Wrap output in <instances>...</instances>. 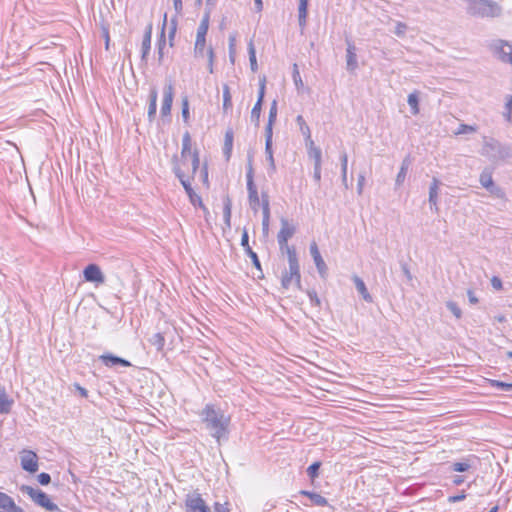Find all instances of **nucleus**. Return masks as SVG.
Returning a JSON list of instances; mask_svg holds the SVG:
<instances>
[{"label":"nucleus","mask_w":512,"mask_h":512,"mask_svg":"<svg viewBox=\"0 0 512 512\" xmlns=\"http://www.w3.org/2000/svg\"><path fill=\"white\" fill-rule=\"evenodd\" d=\"M200 415L205 428L218 443L228 438L230 417L225 415L220 408L207 404Z\"/></svg>","instance_id":"nucleus-1"},{"label":"nucleus","mask_w":512,"mask_h":512,"mask_svg":"<svg viewBox=\"0 0 512 512\" xmlns=\"http://www.w3.org/2000/svg\"><path fill=\"white\" fill-rule=\"evenodd\" d=\"M191 158L192 174H195L200 165L199 153L197 150L191 151V137L186 132L182 138L181 165L186 166L188 158Z\"/></svg>","instance_id":"nucleus-2"},{"label":"nucleus","mask_w":512,"mask_h":512,"mask_svg":"<svg viewBox=\"0 0 512 512\" xmlns=\"http://www.w3.org/2000/svg\"><path fill=\"white\" fill-rule=\"evenodd\" d=\"M246 182L249 206L252 209V211L256 214L258 213L260 204L262 205V199L260 200L257 187L254 183V170L251 160L249 161L247 167Z\"/></svg>","instance_id":"nucleus-3"},{"label":"nucleus","mask_w":512,"mask_h":512,"mask_svg":"<svg viewBox=\"0 0 512 512\" xmlns=\"http://www.w3.org/2000/svg\"><path fill=\"white\" fill-rule=\"evenodd\" d=\"M21 491L27 494L37 505L43 507L47 511L58 510V506L54 504L48 495L38 488L23 485Z\"/></svg>","instance_id":"nucleus-4"},{"label":"nucleus","mask_w":512,"mask_h":512,"mask_svg":"<svg viewBox=\"0 0 512 512\" xmlns=\"http://www.w3.org/2000/svg\"><path fill=\"white\" fill-rule=\"evenodd\" d=\"M185 512H211L202 496L197 493L187 494L184 501Z\"/></svg>","instance_id":"nucleus-5"},{"label":"nucleus","mask_w":512,"mask_h":512,"mask_svg":"<svg viewBox=\"0 0 512 512\" xmlns=\"http://www.w3.org/2000/svg\"><path fill=\"white\" fill-rule=\"evenodd\" d=\"M295 231V227L291 225L287 219H281V228L277 235V241L282 253H284V248L289 246L288 240L294 235Z\"/></svg>","instance_id":"nucleus-6"},{"label":"nucleus","mask_w":512,"mask_h":512,"mask_svg":"<svg viewBox=\"0 0 512 512\" xmlns=\"http://www.w3.org/2000/svg\"><path fill=\"white\" fill-rule=\"evenodd\" d=\"M21 467L29 473H35L38 470V457L31 450H23L20 454Z\"/></svg>","instance_id":"nucleus-7"},{"label":"nucleus","mask_w":512,"mask_h":512,"mask_svg":"<svg viewBox=\"0 0 512 512\" xmlns=\"http://www.w3.org/2000/svg\"><path fill=\"white\" fill-rule=\"evenodd\" d=\"M83 276L87 282L96 284H103L105 282V277L97 264L87 265L83 270Z\"/></svg>","instance_id":"nucleus-8"},{"label":"nucleus","mask_w":512,"mask_h":512,"mask_svg":"<svg viewBox=\"0 0 512 512\" xmlns=\"http://www.w3.org/2000/svg\"><path fill=\"white\" fill-rule=\"evenodd\" d=\"M346 69L355 72L358 69L357 48L352 40L346 38Z\"/></svg>","instance_id":"nucleus-9"},{"label":"nucleus","mask_w":512,"mask_h":512,"mask_svg":"<svg viewBox=\"0 0 512 512\" xmlns=\"http://www.w3.org/2000/svg\"><path fill=\"white\" fill-rule=\"evenodd\" d=\"M493 49L503 62L512 64V45L503 40H497L493 43Z\"/></svg>","instance_id":"nucleus-10"},{"label":"nucleus","mask_w":512,"mask_h":512,"mask_svg":"<svg viewBox=\"0 0 512 512\" xmlns=\"http://www.w3.org/2000/svg\"><path fill=\"white\" fill-rule=\"evenodd\" d=\"M284 253L287 254L291 273L296 275V285L299 286L301 276L296 250L292 246H287V248H284Z\"/></svg>","instance_id":"nucleus-11"},{"label":"nucleus","mask_w":512,"mask_h":512,"mask_svg":"<svg viewBox=\"0 0 512 512\" xmlns=\"http://www.w3.org/2000/svg\"><path fill=\"white\" fill-rule=\"evenodd\" d=\"M173 97H174V89L173 85L171 83L165 85L163 90V101L162 106L160 110V114L162 117H166L170 115L171 113V107L173 103Z\"/></svg>","instance_id":"nucleus-12"},{"label":"nucleus","mask_w":512,"mask_h":512,"mask_svg":"<svg viewBox=\"0 0 512 512\" xmlns=\"http://www.w3.org/2000/svg\"><path fill=\"white\" fill-rule=\"evenodd\" d=\"M173 171L176 175V177L179 179L180 183L182 184L184 190L186 193L192 192L193 188L191 186V182L189 177H187L184 173V171L181 168V165L178 161L177 156H174L173 158Z\"/></svg>","instance_id":"nucleus-13"},{"label":"nucleus","mask_w":512,"mask_h":512,"mask_svg":"<svg viewBox=\"0 0 512 512\" xmlns=\"http://www.w3.org/2000/svg\"><path fill=\"white\" fill-rule=\"evenodd\" d=\"M310 254L314 260V263L316 265V268L319 272V274L324 277L326 275V272H327V266H326V263L324 262L320 252H319V249H318V246L315 242H312L311 245H310Z\"/></svg>","instance_id":"nucleus-14"},{"label":"nucleus","mask_w":512,"mask_h":512,"mask_svg":"<svg viewBox=\"0 0 512 512\" xmlns=\"http://www.w3.org/2000/svg\"><path fill=\"white\" fill-rule=\"evenodd\" d=\"M102 363L107 367H114L116 365H120L123 367H130L131 363L121 357L115 356L113 354H103L99 357Z\"/></svg>","instance_id":"nucleus-15"},{"label":"nucleus","mask_w":512,"mask_h":512,"mask_svg":"<svg viewBox=\"0 0 512 512\" xmlns=\"http://www.w3.org/2000/svg\"><path fill=\"white\" fill-rule=\"evenodd\" d=\"M262 214V230L264 234H268L270 222V206L268 194L265 192L262 193Z\"/></svg>","instance_id":"nucleus-16"},{"label":"nucleus","mask_w":512,"mask_h":512,"mask_svg":"<svg viewBox=\"0 0 512 512\" xmlns=\"http://www.w3.org/2000/svg\"><path fill=\"white\" fill-rule=\"evenodd\" d=\"M500 144L494 139H488L484 137V144L481 150V154L488 157H495L496 152L499 151Z\"/></svg>","instance_id":"nucleus-17"},{"label":"nucleus","mask_w":512,"mask_h":512,"mask_svg":"<svg viewBox=\"0 0 512 512\" xmlns=\"http://www.w3.org/2000/svg\"><path fill=\"white\" fill-rule=\"evenodd\" d=\"M157 98H158V92L156 88H152L150 90L149 94V106H148V120L152 122L156 117V111H157Z\"/></svg>","instance_id":"nucleus-18"},{"label":"nucleus","mask_w":512,"mask_h":512,"mask_svg":"<svg viewBox=\"0 0 512 512\" xmlns=\"http://www.w3.org/2000/svg\"><path fill=\"white\" fill-rule=\"evenodd\" d=\"M353 282L355 284V287H356L358 293L362 296V298L366 302L372 303L373 298H372L371 294L368 292L364 281L360 277L355 275V276H353Z\"/></svg>","instance_id":"nucleus-19"},{"label":"nucleus","mask_w":512,"mask_h":512,"mask_svg":"<svg viewBox=\"0 0 512 512\" xmlns=\"http://www.w3.org/2000/svg\"><path fill=\"white\" fill-rule=\"evenodd\" d=\"M152 25H148L142 40V60H146L151 49Z\"/></svg>","instance_id":"nucleus-20"},{"label":"nucleus","mask_w":512,"mask_h":512,"mask_svg":"<svg viewBox=\"0 0 512 512\" xmlns=\"http://www.w3.org/2000/svg\"><path fill=\"white\" fill-rule=\"evenodd\" d=\"M13 405V400L9 398L5 389L0 386V414L9 413Z\"/></svg>","instance_id":"nucleus-21"},{"label":"nucleus","mask_w":512,"mask_h":512,"mask_svg":"<svg viewBox=\"0 0 512 512\" xmlns=\"http://www.w3.org/2000/svg\"><path fill=\"white\" fill-rule=\"evenodd\" d=\"M308 2H309V0H299L298 21H299V26L301 27V29H304L306 26Z\"/></svg>","instance_id":"nucleus-22"},{"label":"nucleus","mask_w":512,"mask_h":512,"mask_svg":"<svg viewBox=\"0 0 512 512\" xmlns=\"http://www.w3.org/2000/svg\"><path fill=\"white\" fill-rule=\"evenodd\" d=\"M206 38L196 37L194 45V56L196 58H203L207 56Z\"/></svg>","instance_id":"nucleus-23"},{"label":"nucleus","mask_w":512,"mask_h":512,"mask_svg":"<svg viewBox=\"0 0 512 512\" xmlns=\"http://www.w3.org/2000/svg\"><path fill=\"white\" fill-rule=\"evenodd\" d=\"M210 10L203 15L201 22L197 28L196 37L206 38L209 29Z\"/></svg>","instance_id":"nucleus-24"},{"label":"nucleus","mask_w":512,"mask_h":512,"mask_svg":"<svg viewBox=\"0 0 512 512\" xmlns=\"http://www.w3.org/2000/svg\"><path fill=\"white\" fill-rule=\"evenodd\" d=\"M233 131L232 129H228L225 133L224 138V147H223V153L226 157V160H229L232 153L233 148Z\"/></svg>","instance_id":"nucleus-25"},{"label":"nucleus","mask_w":512,"mask_h":512,"mask_svg":"<svg viewBox=\"0 0 512 512\" xmlns=\"http://www.w3.org/2000/svg\"><path fill=\"white\" fill-rule=\"evenodd\" d=\"M301 494L307 496L317 506L324 507L328 504L327 499L318 493L303 490Z\"/></svg>","instance_id":"nucleus-26"},{"label":"nucleus","mask_w":512,"mask_h":512,"mask_svg":"<svg viewBox=\"0 0 512 512\" xmlns=\"http://www.w3.org/2000/svg\"><path fill=\"white\" fill-rule=\"evenodd\" d=\"M408 105L410 107V111L412 115L419 114V92L413 91L408 95L407 98Z\"/></svg>","instance_id":"nucleus-27"},{"label":"nucleus","mask_w":512,"mask_h":512,"mask_svg":"<svg viewBox=\"0 0 512 512\" xmlns=\"http://www.w3.org/2000/svg\"><path fill=\"white\" fill-rule=\"evenodd\" d=\"M232 108V96L227 84L223 85V111L227 113Z\"/></svg>","instance_id":"nucleus-28"},{"label":"nucleus","mask_w":512,"mask_h":512,"mask_svg":"<svg viewBox=\"0 0 512 512\" xmlns=\"http://www.w3.org/2000/svg\"><path fill=\"white\" fill-rule=\"evenodd\" d=\"M231 210H232V202L229 197L224 199V207H223V217L224 222L228 228L231 226Z\"/></svg>","instance_id":"nucleus-29"},{"label":"nucleus","mask_w":512,"mask_h":512,"mask_svg":"<svg viewBox=\"0 0 512 512\" xmlns=\"http://www.w3.org/2000/svg\"><path fill=\"white\" fill-rule=\"evenodd\" d=\"M479 181L485 189L492 187L494 184L492 172L489 169H484L480 174Z\"/></svg>","instance_id":"nucleus-30"},{"label":"nucleus","mask_w":512,"mask_h":512,"mask_svg":"<svg viewBox=\"0 0 512 512\" xmlns=\"http://www.w3.org/2000/svg\"><path fill=\"white\" fill-rule=\"evenodd\" d=\"M409 165H410V161L408 159L403 160L402 165L400 167V171L398 172V174L396 176L395 183L397 186H400L404 182L406 175H407Z\"/></svg>","instance_id":"nucleus-31"},{"label":"nucleus","mask_w":512,"mask_h":512,"mask_svg":"<svg viewBox=\"0 0 512 512\" xmlns=\"http://www.w3.org/2000/svg\"><path fill=\"white\" fill-rule=\"evenodd\" d=\"M341 161V176H342V183L345 186V188H348V182H347V165H348V156L345 152H343L340 156Z\"/></svg>","instance_id":"nucleus-32"},{"label":"nucleus","mask_w":512,"mask_h":512,"mask_svg":"<svg viewBox=\"0 0 512 512\" xmlns=\"http://www.w3.org/2000/svg\"><path fill=\"white\" fill-rule=\"evenodd\" d=\"M148 341L151 345L155 346L158 351H161L165 345V338L161 333L153 334Z\"/></svg>","instance_id":"nucleus-33"},{"label":"nucleus","mask_w":512,"mask_h":512,"mask_svg":"<svg viewBox=\"0 0 512 512\" xmlns=\"http://www.w3.org/2000/svg\"><path fill=\"white\" fill-rule=\"evenodd\" d=\"M472 467L471 459H465L462 462H455L451 465V469L455 472H465Z\"/></svg>","instance_id":"nucleus-34"},{"label":"nucleus","mask_w":512,"mask_h":512,"mask_svg":"<svg viewBox=\"0 0 512 512\" xmlns=\"http://www.w3.org/2000/svg\"><path fill=\"white\" fill-rule=\"evenodd\" d=\"M296 123L299 126L300 132L302 133L304 138L308 139L309 135H311V131H310L309 126L306 124L302 115H298L296 117Z\"/></svg>","instance_id":"nucleus-35"},{"label":"nucleus","mask_w":512,"mask_h":512,"mask_svg":"<svg viewBox=\"0 0 512 512\" xmlns=\"http://www.w3.org/2000/svg\"><path fill=\"white\" fill-rule=\"evenodd\" d=\"M282 286L285 288V289H288L293 282L296 283V275L295 274H292L290 269L288 271H286L283 276H282Z\"/></svg>","instance_id":"nucleus-36"},{"label":"nucleus","mask_w":512,"mask_h":512,"mask_svg":"<svg viewBox=\"0 0 512 512\" xmlns=\"http://www.w3.org/2000/svg\"><path fill=\"white\" fill-rule=\"evenodd\" d=\"M14 500L7 494L0 491V508L8 511L12 507Z\"/></svg>","instance_id":"nucleus-37"},{"label":"nucleus","mask_w":512,"mask_h":512,"mask_svg":"<svg viewBox=\"0 0 512 512\" xmlns=\"http://www.w3.org/2000/svg\"><path fill=\"white\" fill-rule=\"evenodd\" d=\"M308 156L314 160V165H321L322 163V152L318 147L309 149Z\"/></svg>","instance_id":"nucleus-38"},{"label":"nucleus","mask_w":512,"mask_h":512,"mask_svg":"<svg viewBox=\"0 0 512 512\" xmlns=\"http://www.w3.org/2000/svg\"><path fill=\"white\" fill-rule=\"evenodd\" d=\"M505 111L503 112L504 117L512 124V95L505 97Z\"/></svg>","instance_id":"nucleus-39"},{"label":"nucleus","mask_w":512,"mask_h":512,"mask_svg":"<svg viewBox=\"0 0 512 512\" xmlns=\"http://www.w3.org/2000/svg\"><path fill=\"white\" fill-rule=\"evenodd\" d=\"M438 193L439 189H432L429 188V203L431 205V209L434 208V210L438 211Z\"/></svg>","instance_id":"nucleus-40"},{"label":"nucleus","mask_w":512,"mask_h":512,"mask_svg":"<svg viewBox=\"0 0 512 512\" xmlns=\"http://www.w3.org/2000/svg\"><path fill=\"white\" fill-rule=\"evenodd\" d=\"M248 52H249V61H250L251 70L256 71L257 70L256 52H255V48H254L252 41L249 43Z\"/></svg>","instance_id":"nucleus-41"},{"label":"nucleus","mask_w":512,"mask_h":512,"mask_svg":"<svg viewBox=\"0 0 512 512\" xmlns=\"http://www.w3.org/2000/svg\"><path fill=\"white\" fill-rule=\"evenodd\" d=\"M490 385L494 388L503 390V391H512V383H506L499 380H489Z\"/></svg>","instance_id":"nucleus-42"},{"label":"nucleus","mask_w":512,"mask_h":512,"mask_svg":"<svg viewBox=\"0 0 512 512\" xmlns=\"http://www.w3.org/2000/svg\"><path fill=\"white\" fill-rule=\"evenodd\" d=\"M477 131V126L460 124L458 129L455 131L456 135L469 134Z\"/></svg>","instance_id":"nucleus-43"},{"label":"nucleus","mask_w":512,"mask_h":512,"mask_svg":"<svg viewBox=\"0 0 512 512\" xmlns=\"http://www.w3.org/2000/svg\"><path fill=\"white\" fill-rule=\"evenodd\" d=\"M446 307L457 319H460L462 317V311L460 307L457 305V303L453 301H448L446 303Z\"/></svg>","instance_id":"nucleus-44"},{"label":"nucleus","mask_w":512,"mask_h":512,"mask_svg":"<svg viewBox=\"0 0 512 512\" xmlns=\"http://www.w3.org/2000/svg\"><path fill=\"white\" fill-rule=\"evenodd\" d=\"M262 103L256 102L251 111V120L258 125L261 115Z\"/></svg>","instance_id":"nucleus-45"},{"label":"nucleus","mask_w":512,"mask_h":512,"mask_svg":"<svg viewBox=\"0 0 512 512\" xmlns=\"http://www.w3.org/2000/svg\"><path fill=\"white\" fill-rule=\"evenodd\" d=\"M320 466V462H314L307 468V474L310 477V479L314 480L316 477H318Z\"/></svg>","instance_id":"nucleus-46"},{"label":"nucleus","mask_w":512,"mask_h":512,"mask_svg":"<svg viewBox=\"0 0 512 512\" xmlns=\"http://www.w3.org/2000/svg\"><path fill=\"white\" fill-rule=\"evenodd\" d=\"M235 46H236V35L231 34L229 36V57H230V60L232 63H234V57H235V53H236Z\"/></svg>","instance_id":"nucleus-47"},{"label":"nucleus","mask_w":512,"mask_h":512,"mask_svg":"<svg viewBox=\"0 0 512 512\" xmlns=\"http://www.w3.org/2000/svg\"><path fill=\"white\" fill-rule=\"evenodd\" d=\"M487 190L490 192L491 195H493L497 198H500V199L505 198L504 190L501 187L496 186L495 184H493V186L489 187Z\"/></svg>","instance_id":"nucleus-48"},{"label":"nucleus","mask_w":512,"mask_h":512,"mask_svg":"<svg viewBox=\"0 0 512 512\" xmlns=\"http://www.w3.org/2000/svg\"><path fill=\"white\" fill-rule=\"evenodd\" d=\"M187 195H188L189 200L193 206L204 207L201 197L198 194H196L194 190H192V192H190V193H187Z\"/></svg>","instance_id":"nucleus-49"},{"label":"nucleus","mask_w":512,"mask_h":512,"mask_svg":"<svg viewBox=\"0 0 512 512\" xmlns=\"http://www.w3.org/2000/svg\"><path fill=\"white\" fill-rule=\"evenodd\" d=\"M293 81L297 89L303 86V81L301 79L297 64H294L293 66Z\"/></svg>","instance_id":"nucleus-50"},{"label":"nucleus","mask_w":512,"mask_h":512,"mask_svg":"<svg viewBox=\"0 0 512 512\" xmlns=\"http://www.w3.org/2000/svg\"><path fill=\"white\" fill-rule=\"evenodd\" d=\"M157 46H158L159 61L161 62L163 59V55H164L163 50L166 46L164 31H162L161 38L158 40Z\"/></svg>","instance_id":"nucleus-51"},{"label":"nucleus","mask_w":512,"mask_h":512,"mask_svg":"<svg viewBox=\"0 0 512 512\" xmlns=\"http://www.w3.org/2000/svg\"><path fill=\"white\" fill-rule=\"evenodd\" d=\"M407 25L403 22H396L394 33L399 37H404L407 31Z\"/></svg>","instance_id":"nucleus-52"},{"label":"nucleus","mask_w":512,"mask_h":512,"mask_svg":"<svg viewBox=\"0 0 512 512\" xmlns=\"http://www.w3.org/2000/svg\"><path fill=\"white\" fill-rule=\"evenodd\" d=\"M277 117V102L274 100L271 104L268 116V122L274 123Z\"/></svg>","instance_id":"nucleus-53"},{"label":"nucleus","mask_w":512,"mask_h":512,"mask_svg":"<svg viewBox=\"0 0 512 512\" xmlns=\"http://www.w3.org/2000/svg\"><path fill=\"white\" fill-rule=\"evenodd\" d=\"M182 117H183L184 122H188V120H189V102L186 97L182 100Z\"/></svg>","instance_id":"nucleus-54"},{"label":"nucleus","mask_w":512,"mask_h":512,"mask_svg":"<svg viewBox=\"0 0 512 512\" xmlns=\"http://www.w3.org/2000/svg\"><path fill=\"white\" fill-rule=\"evenodd\" d=\"M207 58H208V70L210 73H213L214 51L211 46H209L207 49Z\"/></svg>","instance_id":"nucleus-55"},{"label":"nucleus","mask_w":512,"mask_h":512,"mask_svg":"<svg viewBox=\"0 0 512 512\" xmlns=\"http://www.w3.org/2000/svg\"><path fill=\"white\" fill-rule=\"evenodd\" d=\"M37 478L41 485H48L51 482V476L45 472L40 473Z\"/></svg>","instance_id":"nucleus-56"},{"label":"nucleus","mask_w":512,"mask_h":512,"mask_svg":"<svg viewBox=\"0 0 512 512\" xmlns=\"http://www.w3.org/2000/svg\"><path fill=\"white\" fill-rule=\"evenodd\" d=\"M265 95V79H262L259 84V92L257 102L262 103Z\"/></svg>","instance_id":"nucleus-57"},{"label":"nucleus","mask_w":512,"mask_h":512,"mask_svg":"<svg viewBox=\"0 0 512 512\" xmlns=\"http://www.w3.org/2000/svg\"><path fill=\"white\" fill-rule=\"evenodd\" d=\"M308 296L312 305L320 306V299L318 298L317 293L315 291H309Z\"/></svg>","instance_id":"nucleus-58"},{"label":"nucleus","mask_w":512,"mask_h":512,"mask_svg":"<svg viewBox=\"0 0 512 512\" xmlns=\"http://www.w3.org/2000/svg\"><path fill=\"white\" fill-rule=\"evenodd\" d=\"M273 124L271 122H268L265 128V141L272 140L273 137Z\"/></svg>","instance_id":"nucleus-59"},{"label":"nucleus","mask_w":512,"mask_h":512,"mask_svg":"<svg viewBox=\"0 0 512 512\" xmlns=\"http://www.w3.org/2000/svg\"><path fill=\"white\" fill-rule=\"evenodd\" d=\"M491 285L495 290H501L502 289V281L499 277L493 276L491 279Z\"/></svg>","instance_id":"nucleus-60"},{"label":"nucleus","mask_w":512,"mask_h":512,"mask_svg":"<svg viewBox=\"0 0 512 512\" xmlns=\"http://www.w3.org/2000/svg\"><path fill=\"white\" fill-rule=\"evenodd\" d=\"M465 498H466V494L464 492H462L461 494H458V495L449 496L448 501L450 503H456V502L464 500Z\"/></svg>","instance_id":"nucleus-61"},{"label":"nucleus","mask_w":512,"mask_h":512,"mask_svg":"<svg viewBox=\"0 0 512 512\" xmlns=\"http://www.w3.org/2000/svg\"><path fill=\"white\" fill-rule=\"evenodd\" d=\"M313 178L317 183L320 182V180H321V165H314Z\"/></svg>","instance_id":"nucleus-62"},{"label":"nucleus","mask_w":512,"mask_h":512,"mask_svg":"<svg viewBox=\"0 0 512 512\" xmlns=\"http://www.w3.org/2000/svg\"><path fill=\"white\" fill-rule=\"evenodd\" d=\"M104 41H105V49H109V43H110V36H109V30L106 27H103L102 29Z\"/></svg>","instance_id":"nucleus-63"},{"label":"nucleus","mask_w":512,"mask_h":512,"mask_svg":"<svg viewBox=\"0 0 512 512\" xmlns=\"http://www.w3.org/2000/svg\"><path fill=\"white\" fill-rule=\"evenodd\" d=\"M214 511L215 512H229L228 508L224 505V504H221V503H215L214 505Z\"/></svg>","instance_id":"nucleus-64"}]
</instances>
